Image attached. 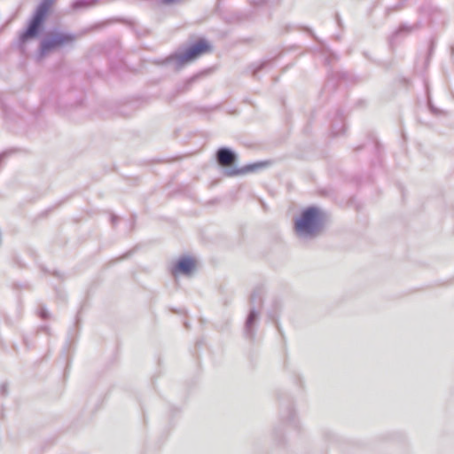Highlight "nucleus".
I'll return each instance as SVG.
<instances>
[{"mask_svg": "<svg viewBox=\"0 0 454 454\" xmlns=\"http://www.w3.org/2000/svg\"><path fill=\"white\" fill-rule=\"evenodd\" d=\"M325 219L323 211L317 207L303 209L294 221L295 235L303 241L316 239L324 229Z\"/></svg>", "mask_w": 454, "mask_h": 454, "instance_id": "f257e3e1", "label": "nucleus"}, {"mask_svg": "<svg viewBox=\"0 0 454 454\" xmlns=\"http://www.w3.org/2000/svg\"><path fill=\"white\" fill-rule=\"evenodd\" d=\"M78 36L75 34L62 31H51L42 39L39 46V56L43 58L59 49L73 46Z\"/></svg>", "mask_w": 454, "mask_h": 454, "instance_id": "f03ea898", "label": "nucleus"}, {"mask_svg": "<svg viewBox=\"0 0 454 454\" xmlns=\"http://www.w3.org/2000/svg\"><path fill=\"white\" fill-rule=\"evenodd\" d=\"M215 159L220 166L230 167L224 171L225 175L228 176H234L240 174L251 172L264 165L262 162H259L255 164L247 165L242 168H233V165L237 161L238 156L234 151L228 147H220L216 151Z\"/></svg>", "mask_w": 454, "mask_h": 454, "instance_id": "7ed1b4c3", "label": "nucleus"}, {"mask_svg": "<svg viewBox=\"0 0 454 454\" xmlns=\"http://www.w3.org/2000/svg\"><path fill=\"white\" fill-rule=\"evenodd\" d=\"M54 0H43L37 6L33 17L31 18L27 27L20 35V42L26 43L27 40L35 38L40 33L43 21Z\"/></svg>", "mask_w": 454, "mask_h": 454, "instance_id": "20e7f679", "label": "nucleus"}, {"mask_svg": "<svg viewBox=\"0 0 454 454\" xmlns=\"http://www.w3.org/2000/svg\"><path fill=\"white\" fill-rule=\"evenodd\" d=\"M262 296L263 293L260 288L253 291L250 295V309L244 325V335L250 340H253L255 336V325L262 306Z\"/></svg>", "mask_w": 454, "mask_h": 454, "instance_id": "39448f33", "label": "nucleus"}, {"mask_svg": "<svg viewBox=\"0 0 454 454\" xmlns=\"http://www.w3.org/2000/svg\"><path fill=\"white\" fill-rule=\"evenodd\" d=\"M210 44L205 39H200L191 44L184 51L176 53L167 59L168 63L174 62L176 67H181L188 62L193 61L200 56L210 51Z\"/></svg>", "mask_w": 454, "mask_h": 454, "instance_id": "423d86ee", "label": "nucleus"}, {"mask_svg": "<svg viewBox=\"0 0 454 454\" xmlns=\"http://www.w3.org/2000/svg\"><path fill=\"white\" fill-rule=\"evenodd\" d=\"M284 427H290L296 428L298 427V420L294 411L292 404L286 405L280 412V424L274 427L273 434L277 441L282 439V428Z\"/></svg>", "mask_w": 454, "mask_h": 454, "instance_id": "0eeeda50", "label": "nucleus"}, {"mask_svg": "<svg viewBox=\"0 0 454 454\" xmlns=\"http://www.w3.org/2000/svg\"><path fill=\"white\" fill-rule=\"evenodd\" d=\"M195 268V261L189 256H183L179 258L172 267V273H181L183 275H189Z\"/></svg>", "mask_w": 454, "mask_h": 454, "instance_id": "6e6552de", "label": "nucleus"}, {"mask_svg": "<svg viewBox=\"0 0 454 454\" xmlns=\"http://www.w3.org/2000/svg\"><path fill=\"white\" fill-rule=\"evenodd\" d=\"M344 129L345 124L343 122V118L342 116L338 115L337 119L332 124V131L335 136H337L344 132Z\"/></svg>", "mask_w": 454, "mask_h": 454, "instance_id": "1a4fd4ad", "label": "nucleus"}, {"mask_svg": "<svg viewBox=\"0 0 454 454\" xmlns=\"http://www.w3.org/2000/svg\"><path fill=\"white\" fill-rule=\"evenodd\" d=\"M270 65H271V61L270 60H265V61H262V62H261L259 64H252V65H250L249 69L251 70L252 75L254 77H256L258 73L261 70H263L264 68L270 67Z\"/></svg>", "mask_w": 454, "mask_h": 454, "instance_id": "9d476101", "label": "nucleus"}, {"mask_svg": "<svg viewBox=\"0 0 454 454\" xmlns=\"http://www.w3.org/2000/svg\"><path fill=\"white\" fill-rule=\"evenodd\" d=\"M98 0H77L73 4L74 9L94 5Z\"/></svg>", "mask_w": 454, "mask_h": 454, "instance_id": "9b49d317", "label": "nucleus"}, {"mask_svg": "<svg viewBox=\"0 0 454 454\" xmlns=\"http://www.w3.org/2000/svg\"><path fill=\"white\" fill-rule=\"evenodd\" d=\"M38 314L42 319H48L50 317L48 310L43 306L40 307Z\"/></svg>", "mask_w": 454, "mask_h": 454, "instance_id": "f8f14e48", "label": "nucleus"}, {"mask_svg": "<svg viewBox=\"0 0 454 454\" xmlns=\"http://www.w3.org/2000/svg\"><path fill=\"white\" fill-rule=\"evenodd\" d=\"M8 394V386L6 383L0 385V395L6 396Z\"/></svg>", "mask_w": 454, "mask_h": 454, "instance_id": "ddd939ff", "label": "nucleus"}, {"mask_svg": "<svg viewBox=\"0 0 454 454\" xmlns=\"http://www.w3.org/2000/svg\"><path fill=\"white\" fill-rule=\"evenodd\" d=\"M335 84V79L333 77L328 78V80L325 82L324 90H326L329 87L333 88Z\"/></svg>", "mask_w": 454, "mask_h": 454, "instance_id": "4468645a", "label": "nucleus"}, {"mask_svg": "<svg viewBox=\"0 0 454 454\" xmlns=\"http://www.w3.org/2000/svg\"><path fill=\"white\" fill-rule=\"evenodd\" d=\"M194 80H195V78H190L189 80H187L185 82V83H184V90H188L189 87L192 85V83L193 82Z\"/></svg>", "mask_w": 454, "mask_h": 454, "instance_id": "2eb2a0df", "label": "nucleus"}, {"mask_svg": "<svg viewBox=\"0 0 454 454\" xmlns=\"http://www.w3.org/2000/svg\"><path fill=\"white\" fill-rule=\"evenodd\" d=\"M118 220V216L114 215H111V222H112V224L113 225H115L116 222Z\"/></svg>", "mask_w": 454, "mask_h": 454, "instance_id": "dca6fc26", "label": "nucleus"}, {"mask_svg": "<svg viewBox=\"0 0 454 454\" xmlns=\"http://www.w3.org/2000/svg\"><path fill=\"white\" fill-rule=\"evenodd\" d=\"M6 156H7L6 153H0V164L3 162V160L5 159Z\"/></svg>", "mask_w": 454, "mask_h": 454, "instance_id": "f3484780", "label": "nucleus"}, {"mask_svg": "<svg viewBox=\"0 0 454 454\" xmlns=\"http://www.w3.org/2000/svg\"><path fill=\"white\" fill-rule=\"evenodd\" d=\"M406 29H408L406 26H401L399 30H398V32H402V31L406 30Z\"/></svg>", "mask_w": 454, "mask_h": 454, "instance_id": "a211bd4d", "label": "nucleus"}, {"mask_svg": "<svg viewBox=\"0 0 454 454\" xmlns=\"http://www.w3.org/2000/svg\"><path fill=\"white\" fill-rule=\"evenodd\" d=\"M42 329H43V331H46L48 328H47L46 326H44V327H42Z\"/></svg>", "mask_w": 454, "mask_h": 454, "instance_id": "6ab92c4d", "label": "nucleus"}]
</instances>
